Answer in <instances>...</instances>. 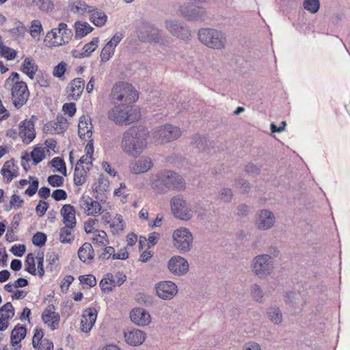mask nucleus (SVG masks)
Instances as JSON below:
<instances>
[{
	"label": "nucleus",
	"mask_w": 350,
	"mask_h": 350,
	"mask_svg": "<svg viewBox=\"0 0 350 350\" xmlns=\"http://www.w3.org/2000/svg\"><path fill=\"white\" fill-rule=\"evenodd\" d=\"M149 132L140 126H131L122 136L120 148L126 154L137 158L148 147Z\"/></svg>",
	"instance_id": "f257e3e1"
},
{
	"label": "nucleus",
	"mask_w": 350,
	"mask_h": 350,
	"mask_svg": "<svg viewBox=\"0 0 350 350\" xmlns=\"http://www.w3.org/2000/svg\"><path fill=\"white\" fill-rule=\"evenodd\" d=\"M152 187L157 193H165L170 189L184 190L185 182L174 171L161 170L152 177Z\"/></svg>",
	"instance_id": "f03ea898"
},
{
	"label": "nucleus",
	"mask_w": 350,
	"mask_h": 350,
	"mask_svg": "<svg viewBox=\"0 0 350 350\" xmlns=\"http://www.w3.org/2000/svg\"><path fill=\"white\" fill-rule=\"evenodd\" d=\"M111 98L115 105L132 109L134 104L139 99V94L135 88L130 83L120 81L116 83L111 90Z\"/></svg>",
	"instance_id": "7ed1b4c3"
},
{
	"label": "nucleus",
	"mask_w": 350,
	"mask_h": 350,
	"mask_svg": "<svg viewBox=\"0 0 350 350\" xmlns=\"http://www.w3.org/2000/svg\"><path fill=\"white\" fill-rule=\"evenodd\" d=\"M200 41L206 46L214 49H222L226 38L221 31L211 28H202L198 31Z\"/></svg>",
	"instance_id": "20e7f679"
},
{
	"label": "nucleus",
	"mask_w": 350,
	"mask_h": 350,
	"mask_svg": "<svg viewBox=\"0 0 350 350\" xmlns=\"http://www.w3.org/2000/svg\"><path fill=\"white\" fill-rule=\"evenodd\" d=\"M170 206L174 216L183 221L191 219L195 213L194 208L180 195L171 199Z\"/></svg>",
	"instance_id": "39448f33"
},
{
	"label": "nucleus",
	"mask_w": 350,
	"mask_h": 350,
	"mask_svg": "<svg viewBox=\"0 0 350 350\" xmlns=\"http://www.w3.org/2000/svg\"><path fill=\"white\" fill-rule=\"evenodd\" d=\"M174 247L181 254L191 250L193 243V235L191 231L185 227L176 229L172 234Z\"/></svg>",
	"instance_id": "423d86ee"
},
{
	"label": "nucleus",
	"mask_w": 350,
	"mask_h": 350,
	"mask_svg": "<svg viewBox=\"0 0 350 350\" xmlns=\"http://www.w3.org/2000/svg\"><path fill=\"white\" fill-rule=\"evenodd\" d=\"M274 269V265L271 256L260 254L252 260V270L260 278L270 275Z\"/></svg>",
	"instance_id": "0eeeda50"
},
{
	"label": "nucleus",
	"mask_w": 350,
	"mask_h": 350,
	"mask_svg": "<svg viewBox=\"0 0 350 350\" xmlns=\"http://www.w3.org/2000/svg\"><path fill=\"white\" fill-rule=\"evenodd\" d=\"M180 129L172 124H165L157 128L152 133L154 139L161 143L174 141L180 137Z\"/></svg>",
	"instance_id": "6e6552de"
},
{
	"label": "nucleus",
	"mask_w": 350,
	"mask_h": 350,
	"mask_svg": "<svg viewBox=\"0 0 350 350\" xmlns=\"http://www.w3.org/2000/svg\"><path fill=\"white\" fill-rule=\"evenodd\" d=\"M140 111H109L108 118L118 125H129L141 118Z\"/></svg>",
	"instance_id": "1a4fd4ad"
},
{
	"label": "nucleus",
	"mask_w": 350,
	"mask_h": 350,
	"mask_svg": "<svg viewBox=\"0 0 350 350\" xmlns=\"http://www.w3.org/2000/svg\"><path fill=\"white\" fill-rule=\"evenodd\" d=\"M12 100L16 108L24 105L29 96V92L27 83L23 81H16L12 87Z\"/></svg>",
	"instance_id": "9d476101"
},
{
	"label": "nucleus",
	"mask_w": 350,
	"mask_h": 350,
	"mask_svg": "<svg viewBox=\"0 0 350 350\" xmlns=\"http://www.w3.org/2000/svg\"><path fill=\"white\" fill-rule=\"evenodd\" d=\"M179 12L182 16L189 21H202L206 18L205 8L189 3L180 5Z\"/></svg>",
	"instance_id": "9b49d317"
},
{
	"label": "nucleus",
	"mask_w": 350,
	"mask_h": 350,
	"mask_svg": "<svg viewBox=\"0 0 350 350\" xmlns=\"http://www.w3.org/2000/svg\"><path fill=\"white\" fill-rule=\"evenodd\" d=\"M276 222L274 213L269 209H262L257 212L255 220L256 228L260 230L272 228Z\"/></svg>",
	"instance_id": "f8f14e48"
},
{
	"label": "nucleus",
	"mask_w": 350,
	"mask_h": 350,
	"mask_svg": "<svg viewBox=\"0 0 350 350\" xmlns=\"http://www.w3.org/2000/svg\"><path fill=\"white\" fill-rule=\"evenodd\" d=\"M79 204L86 215L97 217L103 213L100 204L89 196L83 195L79 199Z\"/></svg>",
	"instance_id": "ddd939ff"
},
{
	"label": "nucleus",
	"mask_w": 350,
	"mask_h": 350,
	"mask_svg": "<svg viewBox=\"0 0 350 350\" xmlns=\"http://www.w3.org/2000/svg\"><path fill=\"white\" fill-rule=\"evenodd\" d=\"M157 296L163 300H170L178 293L176 284L172 281H162L155 284Z\"/></svg>",
	"instance_id": "4468645a"
},
{
	"label": "nucleus",
	"mask_w": 350,
	"mask_h": 350,
	"mask_svg": "<svg viewBox=\"0 0 350 350\" xmlns=\"http://www.w3.org/2000/svg\"><path fill=\"white\" fill-rule=\"evenodd\" d=\"M187 260L180 256H172L167 262L169 271L176 275H183L189 271Z\"/></svg>",
	"instance_id": "2eb2a0df"
},
{
	"label": "nucleus",
	"mask_w": 350,
	"mask_h": 350,
	"mask_svg": "<svg viewBox=\"0 0 350 350\" xmlns=\"http://www.w3.org/2000/svg\"><path fill=\"white\" fill-rule=\"evenodd\" d=\"M153 167V162L150 157L142 156L138 159L133 160L129 164V170L135 174L147 172Z\"/></svg>",
	"instance_id": "dca6fc26"
},
{
	"label": "nucleus",
	"mask_w": 350,
	"mask_h": 350,
	"mask_svg": "<svg viewBox=\"0 0 350 350\" xmlns=\"http://www.w3.org/2000/svg\"><path fill=\"white\" fill-rule=\"evenodd\" d=\"M42 319L51 330H55L59 327L60 316L55 312L54 306L49 305L43 310Z\"/></svg>",
	"instance_id": "f3484780"
},
{
	"label": "nucleus",
	"mask_w": 350,
	"mask_h": 350,
	"mask_svg": "<svg viewBox=\"0 0 350 350\" xmlns=\"http://www.w3.org/2000/svg\"><path fill=\"white\" fill-rule=\"evenodd\" d=\"M98 311L95 308H89L83 310L81 319V330L88 333L95 324Z\"/></svg>",
	"instance_id": "a211bd4d"
},
{
	"label": "nucleus",
	"mask_w": 350,
	"mask_h": 350,
	"mask_svg": "<svg viewBox=\"0 0 350 350\" xmlns=\"http://www.w3.org/2000/svg\"><path fill=\"white\" fill-rule=\"evenodd\" d=\"M126 342L131 346H139L142 345L146 338L144 332L137 329L129 327L124 332Z\"/></svg>",
	"instance_id": "6ab92c4d"
},
{
	"label": "nucleus",
	"mask_w": 350,
	"mask_h": 350,
	"mask_svg": "<svg viewBox=\"0 0 350 350\" xmlns=\"http://www.w3.org/2000/svg\"><path fill=\"white\" fill-rule=\"evenodd\" d=\"M167 29L174 36L185 40L190 36L187 27L183 23L177 21H167Z\"/></svg>",
	"instance_id": "aec40b11"
},
{
	"label": "nucleus",
	"mask_w": 350,
	"mask_h": 350,
	"mask_svg": "<svg viewBox=\"0 0 350 350\" xmlns=\"http://www.w3.org/2000/svg\"><path fill=\"white\" fill-rule=\"evenodd\" d=\"M130 319L133 323L139 326L149 325L151 321L150 314L142 308H136L130 312Z\"/></svg>",
	"instance_id": "412c9836"
},
{
	"label": "nucleus",
	"mask_w": 350,
	"mask_h": 350,
	"mask_svg": "<svg viewBox=\"0 0 350 350\" xmlns=\"http://www.w3.org/2000/svg\"><path fill=\"white\" fill-rule=\"evenodd\" d=\"M19 134L24 143L29 144L36 137L33 122L27 120L21 122L19 124Z\"/></svg>",
	"instance_id": "4be33fe9"
},
{
	"label": "nucleus",
	"mask_w": 350,
	"mask_h": 350,
	"mask_svg": "<svg viewBox=\"0 0 350 350\" xmlns=\"http://www.w3.org/2000/svg\"><path fill=\"white\" fill-rule=\"evenodd\" d=\"M0 172L5 183H10L13 178L17 177L18 175V167L16 165L14 159L5 161Z\"/></svg>",
	"instance_id": "5701e85b"
},
{
	"label": "nucleus",
	"mask_w": 350,
	"mask_h": 350,
	"mask_svg": "<svg viewBox=\"0 0 350 350\" xmlns=\"http://www.w3.org/2000/svg\"><path fill=\"white\" fill-rule=\"evenodd\" d=\"M92 124L88 116H82L78 124V133L81 139L88 140L92 135Z\"/></svg>",
	"instance_id": "b1692460"
},
{
	"label": "nucleus",
	"mask_w": 350,
	"mask_h": 350,
	"mask_svg": "<svg viewBox=\"0 0 350 350\" xmlns=\"http://www.w3.org/2000/svg\"><path fill=\"white\" fill-rule=\"evenodd\" d=\"M14 316V309L10 302H7L0 308V331L5 330L8 327V321Z\"/></svg>",
	"instance_id": "393cba45"
},
{
	"label": "nucleus",
	"mask_w": 350,
	"mask_h": 350,
	"mask_svg": "<svg viewBox=\"0 0 350 350\" xmlns=\"http://www.w3.org/2000/svg\"><path fill=\"white\" fill-rule=\"evenodd\" d=\"M75 208L70 204H64L61 210L60 214L63 217V223L64 225L76 226L77 220L75 217Z\"/></svg>",
	"instance_id": "a878e982"
},
{
	"label": "nucleus",
	"mask_w": 350,
	"mask_h": 350,
	"mask_svg": "<svg viewBox=\"0 0 350 350\" xmlns=\"http://www.w3.org/2000/svg\"><path fill=\"white\" fill-rule=\"evenodd\" d=\"M84 85L85 81L83 79L76 78L73 79L67 88L70 92L68 97L75 100L78 99L83 91Z\"/></svg>",
	"instance_id": "bb28decb"
},
{
	"label": "nucleus",
	"mask_w": 350,
	"mask_h": 350,
	"mask_svg": "<svg viewBox=\"0 0 350 350\" xmlns=\"http://www.w3.org/2000/svg\"><path fill=\"white\" fill-rule=\"evenodd\" d=\"M38 68V65L32 58L25 57L21 64V71L27 75L31 79H33Z\"/></svg>",
	"instance_id": "cd10ccee"
},
{
	"label": "nucleus",
	"mask_w": 350,
	"mask_h": 350,
	"mask_svg": "<svg viewBox=\"0 0 350 350\" xmlns=\"http://www.w3.org/2000/svg\"><path fill=\"white\" fill-rule=\"evenodd\" d=\"M138 38L142 42H149L150 43L161 44L163 42L159 30L154 27H151L150 29L147 31L146 36L138 35Z\"/></svg>",
	"instance_id": "c85d7f7f"
},
{
	"label": "nucleus",
	"mask_w": 350,
	"mask_h": 350,
	"mask_svg": "<svg viewBox=\"0 0 350 350\" xmlns=\"http://www.w3.org/2000/svg\"><path fill=\"white\" fill-rule=\"evenodd\" d=\"M79 259L84 262H90L94 256V250L90 243H84L78 250Z\"/></svg>",
	"instance_id": "c756f323"
},
{
	"label": "nucleus",
	"mask_w": 350,
	"mask_h": 350,
	"mask_svg": "<svg viewBox=\"0 0 350 350\" xmlns=\"http://www.w3.org/2000/svg\"><path fill=\"white\" fill-rule=\"evenodd\" d=\"M77 111H62L57 116L56 120L53 122L55 125L59 126V131H65L68 126L66 117L72 118Z\"/></svg>",
	"instance_id": "7c9ffc66"
},
{
	"label": "nucleus",
	"mask_w": 350,
	"mask_h": 350,
	"mask_svg": "<svg viewBox=\"0 0 350 350\" xmlns=\"http://www.w3.org/2000/svg\"><path fill=\"white\" fill-rule=\"evenodd\" d=\"M89 14L90 20L95 26L100 27L105 25L107 16L103 11L93 8V11H91Z\"/></svg>",
	"instance_id": "2f4dec72"
},
{
	"label": "nucleus",
	"mask_w": 350,
	"mask_h": 350,
	"mask_svg": "<svg viewBox=\"0 0 350 350\" xmlns=\"http://www.w3.org/2000/svg\"><path fill=\"white\" fill-rule=\"evenodd\" d=\"M74 26L75 29V37L76 39L85 37L94 29L87 22L76 21Z\"/></svg>",
	"instance_id": "473e14b6"
},
{
	"label": "nucleus",
	"mask_w": 350,
	"mask_h": 350,
	"mask_svg": "<svg viewBox=\"0 0 350 350\" xmlns=\"http://www.w3.org/2000/svg\"><path fill=\"white\" fill-rule=\"evenodd\" d=\"M76 226L64 225L59 230V241L62 243H70L74 241L75 237L72 234Z\"/></svg>",
	"instance_id": "72a5a7b5"
},
{
	"label": "nucleus",
	"mask_w": 350,
	"mask_h": 350,
	"mask_svg": "<svg viewBox=\"0 0 350 350\" xmlns=\"http://www.w3.org/2000/svg\"><path fill=\"white\" fill-rule=\"evenodd\" d=\"M115 277L112 273H108L105 274L100 282L101 290L105 293L111 292L114 286H116Z\"/></svg>",
	"instance_id": "f704fd0d"
},
{
	"label": "nucleus",
	"mask_w": 350,
	"mask_h": 350,
	"mask_svg": "<svg viewBox=\"0 0 350 350\" xmlns=\"http://www.w3.org/2000/svg\"><path fill=\"white\" fill-rule=\"evenodd\" d=\"M26 336V329L23 326H16L11 333V344L13 347L19 345Z\"/></svg>",
	"instance_id": "c9c22d12"
},
{
	"label": "nucleus",
	"mask_w": 350,
	"mask_h": 350,
	"mask_svg": "<svg viewBox=\"0 0 350 350\" xmlns=\"http://www.w3.org/2000/svg\"><path fill=\"white\" fill-rule=\"evenodd\" d=\"M267 316L274 324L278 325L282 321V314L280 309L276 306H273L267 309Z\"/></svg>",
	"instance_id": "e433bc0d"
},
{
	"label": "nucleus",
	"mask_w": 350,
	"mask_h": 350,
	"mask_svg": "<svg viewBox=\"0 0 350 350\" xmlns=\"http://www.w3.org/2000/svg\"><path fill=\"white\" fill-rule=\"evenodd\" d=\"M89 170L87 167H79V165H76L74 172V182L76 185L81 186L86 181L87 172Z\"/></svg>",
	"instance_id": "4c0bfd02"
},
{
	"label": "nucleus",
	"mask_w": 350,
	"mask_h": 350,
	"mask_svg": "<svg viewBox=\"0 0 350 350\" xmlns=\"http://www.w3.org/2000/svg\"><path fill=\"white\" fill-rule=\"evenodd\" d=\"M69 7L71 11L79 14H83L85 12L90 13L91 11H93L94 8L92 6L88 5L85 2H82L81 1H77L70 4Z\"/></svg>",
	"instance_id": "58836bf2"
},
{
	"label": "nucleus",
	"mask_w": 350,
	"mask_h": 350,
	"mask_svg": "<svg viewBox=\"0 0 350 350\" xmlns=\"http://www.w3.org/2000/svg\"><path fill=\"white\" fill-rule=\"evenodd\" d=\"M191 144L200 150H206L208 147V140L206 136L196 134L192 137Z\"/></svg>",
	"instance_id": "ea45409f"
},
{
	"label": "nucleus",
	"mask_w": 350,
	"mask_h": 350,
	"mask_svg": "<svg viewBox=\"0 0 350 350\" xmlns=\"http://www.w3.org/2000/svg\"><path fill=\"white\" fill-rule=\"evenodd\" d=\"M57 29L58 33L62 35V41L63 44L68 43L72 36V31L68 29V25L65 23H59Z\"/></svg>",
	"instance_id": "a19ab883"
},
{
	"label": "nucleus",
	"mask_w": 350,
	"mask_h": 350,
	"mask_svg": "<svg viewBox=\"0 0 350 350\" xmlns=\"http://www.w3.org/2000/svg\"><path fill=\"white\" fill-rule=\"evenodd\" d=\"M124 222L122 215H116L109 224V228L113 234L118 233L124 229Z\"/></svg>",
	"instance_id": "79ce46f5"
},
{
	"label": "nucleus",
	"mask_w": 350,
	"mask_h": 350,
	"mask_svg": "<svg viewBox=\"0 0 350 350\" xmlns=\"http://www.w3.org/2000/svg\"><path fill=\"white\" fill-rule=\"evenodd\" d=\"M33 2L43 12L48 13L54 8V4L51 0H33Z\"/></svg>",
	"instance_id": "37998d69"
},
{
	"label": "nucleus",
	"mask_w": 350,
	"mask_h": 350,
	"mask_svg": "<svg viewBox=\"0 0 350 350\" xmlns=\"http://www.w3.org/2000/svg\"><path fill=\"white\" fill-rule=\"evenodd\" d=\"M92 241L100 245H106L109 243L106 232L100 230H96L93 233Z\"/></svg>",
	"instance_id": "c03bdc74"
},
{
	"label": "nucleus",
	"mask_w": 350,
	"mask_h": 350,
	"mask_svg": "<svg viewBox=\"0 0 350 350\" xmlns=\"http://www.w3.org/2000/svg\"><path fill=\"white\" fill-rule=\"evenodd\" d=\"M36 260L33 254H29L25 261V271L33 275L36 274Z\"/></svg>",
	"instance_id": "a18cd8bd"
},
{
	"label": "nucleus",
	"mask_w": 350,
	"mask_h": 350,
	"mask_svg": "<svg viewBox=\"0 0 350 350\" xmlns=\"http://www.w3.org/2000/svg\"><path fill=\"white\" fill-rule=\"evenodd\" d=\"M31 157L34 165H37L45 157V148L36 147L31 152Z\"/></svg>",
	"instance_id": "49530a36"
},
{
	"label": "nucleus",
	"mask_w": 350,
	"mask_h": 350,
	"mask_svg": "<svg viewBox=\"0 0 350 350\" xmlns=\"http://www.w3.org/2000/svg\"><path fill=\"white\" fill-rule=\"evenodd\" d=\"M251 295L256 302L262 303L264 301V291L258 284H255L251 287Z\"/></svg>",
	"instance_id": "de8ad7c7"
},
{
	"label": "nucleus",
	"mask_w": 350,
	"mask_h": 350,
	"mask_svg": "<svg viewBox=\"0 0 350 350\" xmlns=\"http://www.w3.org/2000/svg\"><path fill=\"white\" fill-rule=\"evenodd\" d=\"M26 30L25 25L21 21H18L16 23V27L10 29L9 31L13 38H17L18 37H23Z\"/></svg>",
	"instance_id": "09e8293b"
},
{
	"label": "nucleus",
	"mask_w": 350,
	"mask_h": 350,
	"mask_svg": "<svg viewBox=\"0 0 350 350\" xmlns=\"http://www.w3.org/2000/svg\"><path fill=\"white\" fill-rule=\"evenodd\" d=\"M43 32V28L41 22L39 20H33L31 23L29 33L31 36L36 38L40 36L41 33Z\"/></svg>",
	"instance_id": "8fccbe9b"
},
{
	"label": "nucleus",
	"mask_w": 350,
	"mask_h": 350,
	"mask_svg": "<svg viewBox=\"0 0 350 350\" xmlns=\"http://www.w3.org/2000/svg\"><path fill=\"white\" fill-rule=\"evenodd\" d=\"M99 42V39L98 37L94 38L90 42L85 44L82 51L86 55V57H89L92 52H94L98 46V44Z\"/></svg>",
	"instance_id": "3c124183"
},
{
	"label": "nucleus",
	"mask_w": 350,
	"mask_h": 350,
	"mask_svg": "<svg viewBox=\"0 0 350 350\" xmlns=\"http://www.w3.org/2000/svg\"><path fill=\"white\" fill-rule=\"evenodd\" d=\"M111 42H107L100 53V58L102 62H107L113 55L115 49Z\"/></svg>",
	"instance_id": "603ef678"
},
{
	"label": "nucleus",
	"mask_w": 350,
	"mask_h": 350,
	"mask_svg": "<svg viewBox=\"0 0 350 350\" xmlns=\"http://www.w3.org/2000/svg\"><path fill=\"white\" fill-rule=\"evenodd\" d=\"M51 165L56 168L57 171L64 176H66V167L65 162L60 157H55L51 161Z\"/></svg>",
	"instance_id": "864d4df0"
},
{
	"label": "nucleus",
	"mask_w": 350,
	"mask_h": 350,
	"mask_svg": "<svg viewBox=\"0 0 350 350\" xmlns=\"http://www.w3.org/2000/svg\"><path fill=\"white\" fill-rule=\"evenodd\" d=\"M303 6L306 10L314 14L319 10L320 2L319 0H304Z\"/></svg>",
	"instance_id": "5fc2aeb1"
},
{
	"label": "nucleus",
	"mask_w": 350,
	"mask_h": 350,
	"mask_svg": "<svg viewBox=\"0 0 350 350\" xmlns=\"http://www.w3.org/2000/svg\"><path fill=\"white\" fill-rule=\"evenodd\" d=\"M16 54L17 53L14 49L7 46H4L0 49V55L9 61L14 59Z\"/></svg>",
	"instance_id": "6e6d98bb"
},
{
	"label": "nucleus",
	"mask_w": 350,
	"mask_h": 350,
	"mask_svg": "<svg viewBox=\"0 0 350 350\" xmlns=\"http://www.w3.org/2000/svg\"><path fill=\"white\" fill-rule=\"evenodd\" d=\"M67 64L64 62H59L53 68V75L54 77L61 79L66 71Z\"/></svg>",
	"instance_id": "4d7b16f0"
},
{
	"label": "nucleus",
	"mask_w": 350,
	"mask_h": 350,
	"mask_svg": "<svg viewBox=\"0 0 350 350\" xmlns=\"http://www.w3.org/2000/svg\"><path fill=\"white\" fill-rule=\"evenodd\" d=\"M46 241V235L43 232H38L32 237L33 244L38 247L44 245Z\"/></svg>",
	"instance_id": "13d9d810"
},
{
	"label": "nucleus",
	"mask_w": 350,
	"mask_h": 350,
	"mask_svg": "<svg viewBox=\"0 0 350 350\" xmlns=\"http://www.w3.org/2000/svg\"><path fill=\"white\" fill-rule=\"evenodd\" d=\"M29 178L30 180H32V182L29 187L25 190V193L29 196H33L38 191L39 182L36 178H33L32 176H29Z\"/></svg>",
	"instance_id": "bf43d9fd"
},
{
	"label": "nucleus",
	"mask_w": 350,
	"mask_h": 350,
	"mask_svg": "<svg viewBox=\"0 0 350 350\" xmlns=\"http://www.w3.org/2000/svg\"><path fill=\"white\" fill-rule=\"evenodd\" d=\"M43 130L46 133H49V134H51V135L61 134L64 132V131H59V126L55 125V124L53 123V122H49L46 124H45L44 126Z\"/></svg>",
	"instance_id": "052dcab7"
},
{
	"label": "nucleus",
	"mask_w": 350,
	"mask_h": 350,
	"mask_svg": "<svg viewBox=\"0 0 350 350\" xmlns=\"http://www.w3.org/2000/svg\"><path fill=\"white\" fill-rule=\"evenodd\" d=\"M47 181L52 187H61L64 184V178L59 175H51L48 177Z\"/></svg>",
	"instance_id": "680f3d73"
},
{
	"label": "nucleus",
	"mask_w": 350,
	"mask_h": 350,
	"mask_svg": "<svg viewBox=\"0 0 350 350\" xmlns=\"http://www.w3.org/2000/svg\"><path fill=\"white\" fill-rule=\"evenodd\" d=\"M79 280L81 284H86L90 287H93L96 284V278L93 275H81Z\"/></svg>",
	"instance_id": "e2e57ef3"
},
{
	"label": "nucleus",
	"mask_w": 350,
	"mask_h": 350,
	"mask_svg": "<svg viewBox=\"0 0 350 350\" xmlns=\"http://www.w3.org/2000/svg\"><path fill=\"white\" fill-rule=\"evenodd\" d=\"M98 220L96 219L90 218L84 223V230L86 233L90 234L95 232L94 226L98 224Z\"/></svg>",
	"instance_id": "0e129e2a"
},
{
	"label": "nucleus",
	"mask_w": 350,
	"mask_h": 350,
	"mask_svg": "<svg viewBox=\"0 0 350 350\" xmlns=\"http://www.w3.org/2000/svg\"><path fill=\"white\" fill-rule=\"evenodd\" d=\"M235 187L240 189L243 193L248 192L250 189L249 183L243 178L236 180Z\"/></svg>",
	"instance_id": "69168bd1"
},
{
	"label": "nucleus",
	"mask_w": 350,
	"mask_h": 350,
	"mask_svg": "<svg viewBox=\"0 0 350 350\" xmlns=\"http://www.w3.org/2000/svg\"><path fill=\"white\" fill-rule=\"evenodd\" d=\"M219 198L225 202H230L232 198L231 189L224 188L219 191Z\"/></svg>",
	"instance_id": "338daca9"
},
{
	"label": "nucleus",
	"mask_w": 350,
	"mask_h": 350,
	"mask_svg": "<svg viewBox=\"0 0 350 350\" xmlns=\"http://www.w3.org/2000/svg\"><path fill=\"white\" fill-rule=\"evenodd\" d=\"M48 208H49V204L47 202L42 201V200H40V202H38V204H37V206L36 207V211L37 215L39 217L43 216L46 213Z\"/></svg>",
	"instance_id": "774afa93"
}]
</instances>
